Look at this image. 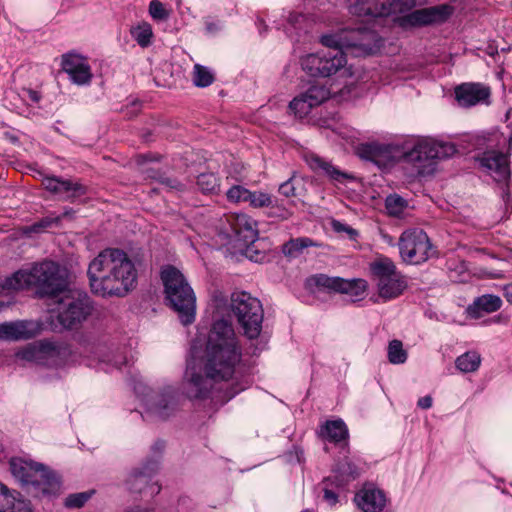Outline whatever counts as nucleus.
<instances>
[{
    "label": "nucleus",
    "mask_w": 512,
    "mask_h": 512,
    "mask_svg": "<svg viewBox=\"0 0 512 512\" xmlns=\"http://www.w3.org/2000/svg\"><path fill=\"white\" fill-rule=\"evenodd\" d=\"M267 208H270L269 216L281 220H286L292 215V212L289 209H287L282 203H280L278 199H276L275 197L273 204L271 206H268Z\"/></svg>",
    "instance_id": "nucleus-44"
},
{
    "label": "nucleus",
    "mask_w": 512,
    "mask_h": 512,
    "mask_svg": "<svg viewBox=\"0 0 512 512\" xmlns=\"http://www.w3.org/2000/svg\"><path fill=\"white\" fill-rule=\"evenodd\" d=\"M158 468V459H148L141 468H137L130 473L126 480L128 489L133 493H145L151 497L159 494L161 486L152 482Z\"/></svg>",
    "instance_id": "nucleus-18"
},
{
    "label": "nucleus",
    "mask_w": 512,
    "mask_h": 512,
    "mask_svg": "<svg viewBox=\"0 0 512 512\" xmlns=\"http://www.w3.org/2000/svg\"><path fill=\"white\" fill-rule=\"evenodd\" d=\"M47 191L64 201L74 202L77 198L86 195L88 188L80 181L66 179L58 176H49L43 179Z\"/></svg>",
    "instance_id": "nucleus-22"
},
{
    "label": "nucleus",
    "mask_w": 512,
    "mask_h": 512,
    "mask_svg": "<svg viewBox=\"0 0 512 512\" xmlns=\"http://www.w3.org/2000/svg\"><path fill=\"white\" fill-rule=\"evenodd\" d=\"M125 362L116 363L117 367L120 368Z\"/></svg>",
    "instance_id": "nucleus-62"
},
{
    "label": "nucleus",
    "mask_w": 512,
    "mask_h": 512,
    "mask_svg": "<svg viewBox=\"0 0 512 512\" xmlns=\"http://www.w3.org/2000/svg\"><path fill=\"white\" fill-rule=\"evenodd\" d=\"M330 95V90L325 85L314 83L290 101L289 112L296 118L303 119L313 108L328 100Z\"/></svg>",
    "instance_id": "nucleus-17"
},
{
    "label": "nucleus",
    "mask_w": 512,
    "mask_h": 512,
    "mask_svg": "<svg viewBox=\"0 0 512 512\" xmlns=\"http://www.w3.org/2000/svg\"><path fill=\"white\" fill-rule=\"evenodd\" d=\"M431 148H429L428 153H432V156H434V160H442L447 159L451 156H453L457 152L456 145L450 142H437V141H430Z\"/></svg>",
    "instance_id": "nucleus-37"
},
{
    "label": "nucleus",
    "mask_w": 512,
    "mask_h": 512,
    "mask_svg": "<svg viewBox=\"0 0 512 512\" xmlns=\"http://www.w3.org/2000/svg\"><path fill=\"white\" fill-rule=\"evenodd\" d=\"M256 25H257V26H258V28H259V32H260V34H262L264 31H266V30H267V26H266V24H265V22H264V20H263V19H260V18H259V19H257V21H256Z\"/></svg>",
    "instance_id": "nucleus-58"
},
{
    "label": "nucleus",
    "mask_w": 512,
    "mask_h": 512,
    "mask_svg": "<svg viewBox=\"0 0 512 512\" xmlns=\"http://www.w3.org/2000/svg\"><path fill=\"white\" fill-rule=\"evenodd\" d=\"M398 247L402 260L412 265L422 264L437 253L427 233L417 228L402 232Z\"/></svg>",
    "instance_id": "nucleus-11"
},
{
    "label": "nucleus",
    "mask_w": 512,
    "mask_h": 512,
    "mask_svg": "<svg viewBox=\"0 0 512 512\" xmlns=\"http://www.w3.org/2000/svg\"><path fill=\"white\" fill-rule=\"evenodd\" d=\"M93 301L85 292L65 295L56 307V319L60 326L72 329L81 324L92 313Z\"/></svg>",
    "instance_id": "nucleus-12"
},
{
    "label": "nucleus",
    "mask_w": 512,
    "mask_h": 512,
    "mask_svg": "<svg viewBox=\"0 0 512 512\" xmlns=\"http://www.w3.org/2000/svg\"><path fill=\"white\" fill-rule=\"evenodd\" d=\"M149 14L157 21L166 20L169 17V13L166 10L164 4L159 0H152L149 3Z\"/></svg>",
    "instance_id": "nucleus-43"
},
{
    "label": "nucleus",
    "mask_w": 512,
    "mask_h": 512,
    "mask_svg": "<svg viewBox=\"0 0 512 512\" xmlns=\"http://www.w3.org/2000/svg\"><path fill=\"white\" fill-rule=\"evenodd\" d=\"M481 360L478 352L467 351L456 358L455 366L462 373H472L479 369Z\"/></svg>",
    "instance_id": "nucleus-33"
},
{
    "label": "nucleus",
    "mask_w": 512,
    "mask_h": 512,
    "mask_svg": "<svg viewBox=\"0 0 512 512\" xmlns=\"http://www.w3.org/2000/svg\"><path fill=\"white\" fill-rule=\"evenodd\" d=\"M178 393L175 388L167 387L153 400L146 402L147 409L161 419H167L177 407Z\"/></svg>",
    "instance_id": "nucleus-28"
},
{
    "label": "nucleus",
    "mask_w": 512,
    "mask_h": 512,
    "mask_svg": "<svg viewBox=\"0 0 512 512\" xmlns=\"http://www.w3.org/2000/svg\"><path fill=\"white\" fill-rule=\"evenodd\" d=\"M433 399L430 395L421 397L417 401V406L421 409H429L432 407Z\"/></svg>",
    "instance_id": "nucleus-52"
},
{
    "label": "nucleus",
    "mask_w": 512,
    "mask_h": 512,
    "mask_svg": "<svg viewBox=\"0 0 512 512\" xmlns=\"http://www.w3.org/2000/svg\"><path fill=\"white\" fill-rule=\"evenodd\" d=\"M215 80L214 74L206 66L195 64L193 71V83L196 87L210 86Z\"/></svg>",
    "instance_id": "nucleus-38"
},
{
    "label": "nucleus",
    "mask_w": 512,
    "mask_h": 512,
    "mask_svg": "<svg viewBox=\"0 0 512 512\" xmlns=\"http://www.w3.org/2000/svg\"><path fill=\"white\" fill-rule=\"evenodd\" d=\"M310 287L315 286L329 292L348 294L356 300L363 298L367 290V282L364 279H344L330 277L325 274H316L307 280Z\"/></svg>",
    "instance_id": "nucleus-14"
},
{
    "label": "nucleus",
    "mask_w": 512,
    "mask_h": 512,
    "mask_svg": "<svg viewBox=\"0 0 512 512\" xmlns=\"http://www.w3.org/2000/svg\"><path fill=\"white\" fill-rule=\"evenodd\" d=\"M453 12L454 8L449 4L421 8L403 16L400 19V25L407 28L443 24Z\"/></svg>",
    "instance_id": "nucleus-16"
},
{
    "label": "nucleus",
    "mask_w": 512,
    "mask_h": 512,
    "mask_svg": "<svg viewBox=\"0 0 512 512\" xmlns=\"http://www.w3.org/2000/svg\"><path fill=\"white\" fill-rule=\"evenodd\" d=\"M332 227L336 232H345L352 240H355L358 236L357 230L340 221L334 220L332 222Z\"/></svg>",
    "instance_id": "nucleus-46"
},
{
    "label": "nucleus",
    "mask_w": 512,
    "mask_h": 512,
    "mask_svg": "<svg viewBox=\"0 0 512 512\" xmlns=\"http://www.w3.org/2000/svg\"><path fill=\"white\" fill-rule=\"evenodd\" d=\"M164 448H165V442L163 440H161V439H158L153 444L152 451L155 452V453L161 454L162 451L164 450Z\"/></svg>",
    "instance_id": "nucleus-55"
},
{
    "label": "nucleus",
    "mask_w": 512,
    "mask_h": 512,
    "mask_svg": "<svg viewBox=\"0 0 512 512\" xmlns=\"http://www.w3.org/2000/svg\"><path fill=\"white\" fill-rule=\"evenodd\" d=\"M162 171L161 170H157V169H153V168H148L145 170L144 174H145V179H150V180H153V181H157L160 173Z\"/></svg>",
    "instance_id": "nucleus-53"
},
{
    "label": "nucleus",
    "mask_w": 512,
    "mask_h": 512,
    "mask_svg": "<svg viewBox=\"0 0 512 512\" xmlns=\"http://www.w3.org/2000/svg\"><path fill=\"white\" fill-rule=\"evenodd\" d=\"M21 358L26 360H33L36 355V350L34 348H27L23 350L21 353H19Z\"/></svg>",
    "instance_id": "nucleus-54"
},
{
    "label": "nucleus",
    "mask_w": 512,
    "mask_h": 512,
    "mask_svg": "<svg viewBox=\"0 0 512 512\" xmlns=\"http://www.w3.org/2000/svg\"><path fill=\"white\" fill-rule=\"evenodd\" d=\"M361 474V469L348 456L338 460L331 469V474L319 483L322 501L330 508H335L346 499L349 485Z\"/></svg>",
    "instance_id": "nucleus-7"
},
{
    "label": "nucleus",
    "mask_w": 512,
    "mask_h": 512,
    "mask_svg": "<svg viewBox=\"0 0 512 512\" xmlns=\"http://www.w3.org/2000/svg\"><path fill=\"white\" fill-rule=\"evenodd\" d=\"M317 436L324 442L334 444L346 454L350 453L349 429L343 419L326 420L319 425Z\"/></svg>",
    "instance_id": "nucleus-23"
},
{
    "label": "nucleus",
    "mask_w": 512,
    "mask_h": 512,
    "mask_svg": "<svg viewBox=\"0 0 512 512\" xmlns=\"http://www.w3.org/2000/svg\"><path fill=\"white\" fill-rule=\"evenodd\" d=\"M295 186L293 184V178H289L287 181L280 184L278 192L285 197H293L296 195Z\"/></svg>",
    "instance_id": "nucleus-47"
},
{
    "label": "nucleus",
    "mask_w": 512,
    "mask_h": 512,
    "mask_svg": "<svg viewBox=\"0 0 512 512\" xmlns=\"http://www.w3.org/2000/svg\"><path fill=\"white\" fill-rule=\"evenodd\" d=\"M165 178H167V175H166V173H165V172H163V171H162V172L160 173V175H159V177H158V179H157V181H156V182H158L160 185H162V186H163V185H164V183H165Z\"/></svg>",
    "instance_id": "nucleus-60"
},
{
    "label": "nucleus",
    "mask_w": 512,
    "mask_h": 512,
    "mask_svg": "<svg viewBox=\"0 0 512 512\" xmlns=\"http://www.w3.org/2000/svg\"><path fill=\"white\" fill-rule=\"evenodd\" d=\"M132 38L138 43L142 48H146L151 45L153 38L152 27L147 22H142L136 27L130 30Z\"/></svg>",
    "instance_id": "nucleus-35"
},
{
    "label": "nucleus",
    "mask_w": 512,
    "mask_h": 512,
    "mask_svg": "<svg viewBox=\"0 0 512 512\" xmlns=\"http://www.w3.org/2000/svg\"><path fill=\"white\" fill-rule=\"evenodd\" d=\"M388 360L392 364H403L407 360V352L400 340L394 339L388 344Z\"/></svg>",
    "instance_id": "nucleus-39"
},
{
    "label": "nucleus",
    "mask_w": 512,
    "mask_h": 512,
    "mask_svg": "<svg viewBox=\"0 0 512 512\" xmlns=\"http://www.w3.org/2000/svg\"><path fill=\"white\" fill-rule=\"evenodd\" d=\"M28 95H29L30 100L35 103H37L41 98L39 93L34 90H28Z\"/></svg>",
    "instance_id": "nucleus-57"
},
{
    "label": "nucleus",
    "mask_w": 512,
    "mask_h": 512,
    "mask_svg": "<svg viewBox=\"0 0 512 512\" xmlns=\"http://www.w3.org/2000/svg\"><path fill=\"white\" fill-rule=\"evenodd\" d=\"M229 230L227 236L229 244L254 261L261 262L265 255L254 251L252 245L258 238L257 223L250 216L244 213H234L227 217Z\"/></svg>",
    "instance_id": "nucleus-9"
},
{
    "label": "nucleus",
    "mask_w": 512,
    "mask_h": 512,
    "mask_svg": "<svg viewBox=\"0 0 512 512\" xmlns=\"http://www.w3.org/2000/svg\"><path fill=\"white\" fill-rule=\"evenodd\" d=\"M62 70L69 75L70 80L77 85L90 83L92 73L87 60L79 54L67 53L62 56Z\"/></svg>",
    "instance_id": "nucleus-25"
},
{
    "label": "nucleus",
    "mask_w": 512,
    "mask_h": 512,
    "mask_svg": "<svg viewBox=\"0 0 512 512\" xmlns=\"http://www.w3.org/2000/svg\"><path fill=\"white\" fill-rule=\"evenodd\" d=\"M40 352L46 354L48 357H55L61 354V349L52 342L42 343L40 346Z\"/></svg>",
    "instance_id": "nucleus-48"
},
{
    "label": "nucleus",
    "mask_w": 512,
    "mask_h": 512,
    "mask_svg": "<svg viewBox=\"0 0 512 512\" xmlns=\"http://www.w3.org/2000/svg\"><path fill=\"white\" fill-rule=\"evenodd\" d=\"M250 190L242 185H233L226 192V198L230 203H247Z\"/></svg>",
    "instance_id": "nucleus-41"
},
{
    "label": "nucleus",
    "mask_w": 512,
    "mask_h": 512,
    "mask_svg": "<svg viewBox=\"0 0 512 512\" xmlns=\"http://www.w3.org/2000/svg\"><path fill=\"white\" fill-rule=\"evenodd\" d=\"M318 246L319 244H317L309 237H298L291 238L290 240L285 242L282 245L281 251L285 257L294 259L299 257L303 253L304 249Z\"/></svg>",
    "instance_id": "nucleus-32"
},
{
    "label": "nucleus",
    "mask_w": 512,
    "mask_h": 512,
    "mask_svg": "<svg viewBox=\"0 0 512 512\" xmlns=\"http://www.w3.org/2000/svg\"><path fill=\"white\" fill-rule=\"evenodd\" d=\"M9 465L14 478L29 495L50 498L59 494L60 477L48 466L22 458H12Z\"/></svg>",
    "instance_id": "nucleus-4"
},
{
    "label": "nucleus",
    "mask_w": 512,
    "mask_h": 512,
    "mask_svg": "<svg viewBox=\"0 0 512 512\" xmlns=\"http://www.w3.org/2000/svg\"><path fill=\"white\" fill-rule=\"evenodd\" d=\"M502 306V300L494 294H483L474 299L473 303L467 307V314L474 319L482 317L484 314L498 311Z\"/></svg>",
    "instance_id": "nucleus-30"
},
{
    "label": "nucleus",
    "mask_w": 512,
    "mask_h": 512,
    "mask_svg": "<svg viewBox=\"0 0 512 512\" xmlns=\"http://www.w3.org/2000/svg\"><path fill=\"white\" fill-rule=\"evenodd\" d=\"M427 0H395V2H398L400 6L399 13L404 12L405 10H409L410 8L422 4L426 2Z\"/></svg>",
    "instance_id": "nucleus-51"
},
{
    "label": "nucleus",
    "mask_w": 512,
    "mask_h": 512,
    "mask_svg": "<svg viewBox=\"0 0 512 512\" xmlns=\"http://www.w3.org/2000/svg\"><path fill=\"white\" fill-rule=\"evenodd\" d=\"M321 43L327 47V50L340 49L338 40L334 35H323L321 37Z\"/></svg>",
    "instance_id": "nucleus-50"
},
{
    "label": "nucleus",
    "mask_w": 512,
    "mask_h": 512,
    "mask_svg": "<svg viewBox=\"0 0 512 512\" xmlns=\"http://www.w3.org/2000/svg\"><path fill=\"white\" fill-rule=\"evenodd\" d=\"M163 187L165 189H167V191H179L180 192L185 189V185L183 183H181L176 178H172L169 176H167V178H165V183H164Z\"/></svg>",
    "instance_id": "nucleus-49"
},
{
    "label": "nucleus",
    "mask_w": 512,
    "mask_h": 512,
    "mask_svg": "<svg viewBox=\"0 0 512 512\" xmlns=\"http://www.w3.org/2000/svg\"><path fill=\"white\" fill-rule=\"evenodd\" d=\"M408 207V201L402 196L393 193L385 199V209L389 216L401 218Z\"/></svg>",
    "instance_id": "nucleus-34"
},
{
    "label": "nucleus",
    "mask_w": 512,
    "mask_h": 512,
    "mask_svg": "<svg viewBox=\"0 0 512 512\" xmlns=\"http://www.w3.org/2000/svg\"><path fill=\"white\" fill-rule=\"evenodd\" d=\"M230 308L243 335L249 340L257 339L262 331L264 319L260 300L245 291L234 292L231 295Z\"/></svg>",
    "instance_id": "nucleus-8"
},
{
    "label": "nucleus",
    "mask_w": 512,
    "mask_h": 512,
    "mask_svg": "<svg viewBox=\"0 0 512 512\" xmlns=\"http://www.w3.org/2000/svg\"><path fill=\"white\" fill-rule=\"evenodd\" d=\"M38 332V324L29 320L4 322L0 324V340H28L34 338Z\"/></svg>",
    "instance_id": "nucleus-27"
},
{
    "label": "nucleus",
    "mask_w": 512,
    "mask_h": 512,
    "mask_svg": "<svg viewBox=\"0 0 512 512\" xmlns=\"http://www.w3.org/2000/svg\"><path fill=\"white\" fill-rule=\"evenodd\" d=\"M197 186L204 194H215L220 188L219 179L216 174L212 172L199 174L197 177Z\"/></svg>",
    "instance_id": "nucleus-36"
},
{
    "label": "nucleus",
    "mask_w": 512,
    "mask_h": 512,
    "mask_svg": "<svg viewBox=\"0 0 512 512\" xmlns=\"http://www.w3.org/2000/svg\"><path fill=\"white\" fill-rule=\"evenodd\" d=\"M94 494V490L73 493L65 498L64 505L67 508H81Z\"/></svg>",
    "instance_id": "nucleus-42"
},
{
    "label": "nucleus",
    "mask_w": 512,
    "mask_h": 512,
    "mask_svg": "<svg viewBox=\"0 0 512 512\" xmlns=\"http://www.w3.org/2000/svg\"><path fill=\"white\" fill-rule=\"evenodd\" d=\"M3 290L33 289L36 296L54 298L68 289V270L53 260L34 263L28 270H18L0 284Z\"/></svg>",
    "instance_id": "nucleus-3"
},
{
    "label": "nucleus",
    "mask_w": 512,
    "mask_h": 512,
    "mask_svg": "<svg viewBox=\"0 0 512 512\" xmlns=\"http://www.w3.org/2000/svg\"><path fill=\"white\" fill-rule=\"evenodd\" d=\"M357 155L380 169L394 166L401 159V149L394 144L379 142L362 143L357 147Z\"/></svg>",
    "instance_id": "nucleus-15"
},
{
    "label": "nucleus",
    "mask_w": 512,
    "mask_h": 512,
    "mask_svg": "<svg viewBox=\"0 0 512 512\" xmlns=\"http://www.w3.org/2000/svg\"><path fill=\"white\" fill-rule=\"evenodd\" d=\"M309 167L315 172H323L331 180L345 183L347 180H352L354 177L344 171L334 167L330 162L325 161L317 155H312L307 158Z\"/></svg>",
    "instance_id": "nucleus-31"
},
{
    "label": "nucleus",
    "mask_w": 512,
    "mask_h": 512,
    "mask_svg": "<svg viewBox=\"0 0 512 512\" xmlns=\"http://www.w3.org/2000/svg\"><path fill=\"white\" fill-rule=\"evenodd\" d=\"M479 167L491 175L496 182H507L511 173L509 169L508 157L495 150H487L475 157Z\"/></svg>",
    "instance_id": "nucleus-21"
},
{
    "label": "nucleus",
    "mask_w": 512,
    "mask_h": 512,
    "mask_svg": "<svg viewBox=\"0 0 512 512\" xmlns=\"http://www.w3.org/2000/svg\"><path fill=\"white\" fill-rule=\"evenodd\" d=\"M349 9L358 17L378 18L399 13L400 6L395 0H357Z\"/></svg>",
    "instance_id": "nucleus-24"
},
{
    "label": "nucleus",
    "mask_w": 512,
    "mask_h": 512,
    "mask_svg": "<svg viewBox=\"0 0 512 512\" xmlns=\"http://www.w3.org/2000/svg\"><path fill=\"white\" fill-rule=\"evenodd\" d=\"M74 213H75V211L72 208H68V209H65L64 212L62 213V215H60L59 217H61V219L66 218V217H71Z\"/></svg>",
    "instance_id": "nucleus-59"
},
{
    "label": "nucleus",
    "mask_w": 512,
    "mask_h": 512,
    "mask_svg": "<svg viewBox=\"0 0 512 512\" xmlns=\"http://www.w3.org/2000/svg\"><path fill=\"white\" fill-rule=\"evenodd\" d=\"M89 286L94 295L124 297L137 284L138 273L127 253L119 248H106L89 263Z\"/></svg>",
    "instance_id": "nucleus-2"
},
{
    "label": "nucleus",
    "mask_w": 512,
    "mask_h": 512,
    "mask_svg": "<svg viewBox=\"0 0 512 512\" xmlns=\"http://www.w3.org/2000/svg\"><path fill=\"white\" fill-rule=\"evenodd\" d=\"M369 270L376 281L378 294L384 300L399 297L407 288L405 277L389 257L381 256L375 259L370 263Z\"/></svg>",
    "instance_id": "nucleus-10"
},
{
    "label": "nucleus",
    "mask_w": 512,
    "mask_h": 512,
    "mask_svg": "<svg viewBox=\"0 0 512 512\" xmlns=\"http://www.w3.org/2000/svg\"><path fill=\"white\" fill-rule=\"evenodd\" d=\"M356 506L363 512H382L387 497L383 490L374 486H364L354 496Z\"/></svg>",
    "instance_id": "nucleus-26"
},
{
    "label": "nucleus",
    "mask_w": 512,
    "mask_h": 512,
    "mask_svg": "<svg viewBox=\"0 0 512 512\" xmlns=\"http://www.w3.org/2000/svg\"><path fill=\"white\" fill-rule=\"evenodd\" d=\"M202 371L196 372L189 361L185 372V394L191 400L209 398L212 382H228L232 384L226 395L232 399L250 387L252 380L246 373L243 361V349L231 321L221 318L213 322L205 343L201 359Z\"/></svg>",
    "instance_id": "nucleus-1"
},
{
    "label": "nucleus",
    "mask_w": 512,
    "mask_h": 512,
    "mask_svg": "<svg viewBox=\"0 0 512 512\" xmlns=\"http://www.w3.org/2000/svg\"><path fill=\"white\" fill-rule=\"evenodd\" d=\"M504 295L507 301L512 304V283L505 286Z\"/></svg>",
    "instance_id": "nucleus-56"
},
{
    "label": "nucleus",
    "mask_w": 512,
    "mask_h": 512,
    "mask_svg": "<svg viewBox=\"0 0 512 512\" xmlns=\"http://www.w3.org/2000/svg\"><path fill=\"white\" fill-rule=\"evenodd\" d=\"M0 512H32L30 501L0 482Z\"/></svg>",
    "instance_id": "nucleus-29"
},
{
    "label": "nucleus",
    "mask_w": 512,
    "mask_h": 512,
    "mask_svg": "<svg viewBox=\"0 0 512 512\" xmlns=\"http://www.w3.org/2000/svg\"><path fill=\"white\" fill-rule=\"evenodd\" d=\"M160 279L166 305L177 313L183 325L192 324L196 317V296L183 273L173 265H165L161 268Z\"/></svg>",
    "instance_id": "nucleus-6"
},
{
    "label": "nucleus",
    "mask_w": 512,
    "mask_h": 512,
    "mask_svg": "<svg viewBox=\"0 0 512 512\" xmlns=\"http://www.w3.org/2000/svg\"><path fill=\"white\" fill-rule=\"evenodd\" d=\"M509 141L512 142V135L510 136Z\"/></svg>",
    "instance_id": "nucleus-63"
},
{
    "label": "nucleus",
    "mask_w": 512,
    "mask_h": 512,
    "mask_svg": "<svg viewBox=\"0 0 512 512\" xmlns=\"http://www.w3.org/2000/svg\"><path fill=\"white\" fill-rule=\"evenodd\" d=\"M454 93L458 104L464 108L491 104V88L481 82L462 83L455 87Z\"/></svg>",
    "instance_id": "nucleus-19"
},
{
    "label": "nucleus",
    "mask_w": 512,
    "mask_h": 512,
    "mask_svg": "<svg viewBox=\"0 0 512 512\" xmlns=\"http://www.w3.org/2000/svg\"><path fill=\"white\" fill-rule=\"evenodd\" d=\"M61 220V217H44L40 221L32 224L27 228V232L30 233H40L44 229L51 227L54 224H58Z\"/></svg>",
    "instance_id": "nucleus-45"
},
{
    "label": "nucleus",
    "mask_w": 512,
    "mask_h": 512,
    "mask_svg": "<svg viewBox=\"0 0 512 512\" xmlns=\"http://www.w3.org/2000/svg\"><path fill=\"white\" fill-rule=\"evenodd\" d=\"M346 55L341 49L323 50L301 60L302 69L312 77H329L345 67Z\"/></svg>",
    "instance_id": "nucleus-13"
},
{
    "label": "nucleus",
    "mask_w": 512,
    "mask_h": 512,
    "mask_svg": "<svg viewBox=\"0 0 512 512\" xmlns=\"http://www.w3.org/2000/svg\"><path fill=\"white\" fill-rule=\"evenodd\" d=\"M132 106H133L134 108H136L137 110H139V108H140L141 104H140V102H139V101H133V102H132Z\"/></svg>",
    "instance_id": "nucleus-61"
},
{
    "label": "nucleus",
    "mask_w": 512,
    "mask_h": 512,
    "mask_svg": "<svg viewBox=\"0 0 512 512\" xmlns=\"http://www.w3.org/2000/svg\"><path fill=\"white\" fill-rule=\"evenodd\" d=\"M160 279L166 305L177 313L183 325L192 324L196 317V296L183 273L173 265H165L161 268Z\"/></svg>",
    "instance_id": "nucleus-5"
},
{
    "label": "nucleus",
    "mask_w": 512,
    "mask_h": 512,
    "mask_svg": "<svg viewBox=\"0 0 512 512\" xmlns=\"http://www.w3.org/2000/svg\"><path fill=\"white\" fill-rule=\"evenodd\" d=\"M274 202V196H272L269 193L263 192V191H251L250 195L248 196L247 203L252 208H264L271 206Z\"/></svg>",
    "instance_id": "nucleus-40"
},
{
    "label": "nucleus",
    "mask_w": 512,
    "mask_h": 512,
    "mask_svg": "<svg viewBox=\"0 0 512 512\" xmlns=\"http://www.w3.org/2000/svg\"><path fill=\"white\" fill-rule=\"evenodd\" d=\"M429 148H431L429 140H418L411 149L401 151V159L412 164L418 175H431L436 170V162L434 156L430 157Z\"/></svg>",
    "instance_id": "nucleus-20"
}]
</instances>
